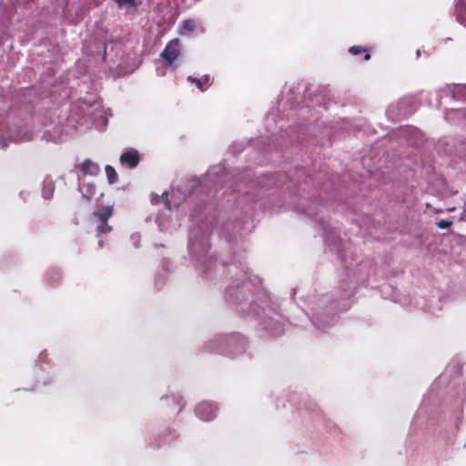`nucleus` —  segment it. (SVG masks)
<instances>
[{
    "label": "nucleus",
    "mask_w": 466,
    "mask_h": 466,
    "mask_svg": "<svg viewBox=\"0 0 466 466\" xmlns=\"http://www.w3.org/2000/svg\"><path fill=\"white\" fill-rule=\"evenodd\" d=\"M228 272L233 274V279L226 289L227 300L238 310L256 317L272 336L283 334L284 323L278 306L261 288L260 279L249 273L240 262L239 267L230 265Z\"/></svg>",
    "instance_id": "obj_1"
},
{
    "label": "nucleus",
    "mask_w": 466,
    "mask_h": 466,
    "mask_svg": "<svg viewBox=\"0 0 466 466\" xmlns=\"http://www.w3.org/2000/svg\"><path fill=\"white\" fill-rule=\"evenodd\" d=\"M209 228L208 225L194 227L190 232L188 252L192 261L200 267L202 274L207 279H212L214 274L224 269V265L218 262L213 256L208 255Z\"/></svg>",
    "instance_id": "obj_2"
},
{
    "label": "nucleus",
    "mask_w": 466,
    "mask_h": 466,
    "mask_svg": "<svg viewBox=\"0 0 466 466\" xmlns=\"http://www.w3.org/2000/svg\"><path fill=\"white\" fill-rule=\"evenodd\" d=\"M440 98L438 107L441 106L443 99L450 101V107L444 109V117L448 122L466 124V86L448 88Z\"/></svg>",
    "instance_id": "obj_3"
},
{
    "label": "nucleus",
    "mask_w": 466,
    "mask_h": 466,
    "mask_svg": "<svg viewBox=\"0 0 466 466\" xmlns=\"http://www.w3.org/2000/svg\"><path fill=\"white\" fill-rule=\"evenodd\" d=\"M334 308L333 303L329 308H321L320 305L311 306L310 315L307 312L305 316L311 324L318 329L325 331L336 322V317L329 312Z\"/></svg>",
    "instance_id": "obj_4"
},
{
    "label": "nucleus",
    "mask_w": 466,
    "mask_h": 466,
    "mask_svg": "<svg viewBox=\"0 0 466 466\" xmlns=\"http://www.w3.org/2000/svg\"><path fill=\"white\" fill-rule=\"evenodd\" d=\"M217 339L218 347L242 349L249 346L248 338L237 332L219 335Z\"/></svg>",
    "instance_id": "obj_5"
},
{
    "label": "nucleus",
    "mask_w": 466,
    "mask_h": 466,
    "mask_svg": "<svg viewBox=\"0 0 466 466\" xmlns=\"http://www.w3.org/2000/svg\"><path fill=\"white\" fill-rule=\"evenodd\" d=\"M79 107L83 113L86 127L93 126L95 120L102 116L101 104L99 101L94 100L92 103L82 102Z\"/></svg>",
    "instance_id": "obj_6"
},
{
    "label": "nucleus",
    "mask_w": 466,
    "mask_h": 466,
    "mask_svg": "<svg viewBox=\"0 0 466 466\" xmlns=\"http://www.w3.org/2000/svg\"><path fill=\"white\" fill-rule=\"evenodd\" d=\"M180 42L177 38L170 40L160 54V57L166 62L167 66L172 69H176L175 64L180 56Z\"/></svg>",
    "instance_id": "obj_7"
},
{
    "label": "nucleus",
    "mask_w": 466,
    "mask_h": 466,
    "mask_svg": "<svg viewBox=\"0 0 466 466\" xmlns=\"http://www.w3.org/2000/svg\"><path fill=\"white\" fill-rule=\"evenodd\" d=\"M186 193L181 187L172 188L171 192L166 191L161 196L162 200L169 209L178 208L186 200Z\"/></svg>",
    "instance_id": "obj_8"
},
{
    "label": "nucleus",
    "mask_w": 466,
    "mask_h": 466,
    "mask_svg": "<svg viewBox=\"0 0 466 466\" xmlns=\"http://www.w3.org/2000/svg\"><path fill=\"white\" fill-rule=\"evenodd\" d=\"M111 216V207H103L102 208L94 212V217H96L99 222L96 227L97 236L106 234L111 231V227L107 224V220Z\"/></svg>",
    "instance_id": "obj_9"
},
{
    "label": "nucleus",
    "mask_w": 466,
    "mask_h": 466,
    "mask_svg": "<svg viewBox=\"0 0 466 466\" xmlns=\"http://www.w3.org/2000/svg\"><path fill=\"white\" fill-rule=\"evenodd\" d=\"M196 414L202 420H211L216 416L217 409L208 401L200 402L196 407Z\"/></svg>",
    "instance_id": "obj_10"
},
{
    "label": "nucleus",
    "mask_w": 466,
    "mask_h": 466,
    "mask_svg": "<svg viewBox=\"0 0 466 466\" xmlns=\"http://www.w3.org/2000/svg\"><path fill=\"white\" fill-rule=\"evenodd\" d=\"M244 230V223L237 222L233 225L232 222L223 225L220 233L227 238L228 241H231L234 235L242 234Z\"/></svg>",
    "instance_id": "obj_11"
},
{
    "label": "nucleus",
    "mask_w": 466,
    "mask_h": 466,
    "mask_svg": "<svg viewBox=\"0 0 466 466\" xmlns=\"http://www.w3.org/2000/svg\"><path fill=\"white\" fill-rule=\"evenodd\" d=\"M120 162L129 168H135L139 163V154L135 149H129L120 156Z\"/></svg>",
    "instance_id": "obj_12"
},
{
    "label": "nucleus",
    "mask_w": 466,
    "mask_h": 466,
    "mask_svg": "<svg viewBox=\"0 0 466 466\" xmlns=\"http://www.w3.org/2000/svg\"><path fill=\"white\" fill-rule=\"evenodd\" d=\"M8 136L10 140L16 143L29 141L33 138L32 132L22 128H19V130H10Z\"/></svg>",
    "instance_id": "obj_13"
},
{
    "label": "nucleus",
    "mask_w": 466,
    "mask_h": 466,
    "mask_svg": "<svg viewBox=\"0 0 466 466\" xmlns=\"http://www.w3.org/2000/svg\"><path fill=\"white\" fill-rule=\"evenodd\" d=\"M226 175L223 173V168L219 166L211 167L206 175V179L213 182L215 186L224 181Z\"/></svg>",
    "instance_id": "obj_14"
},
{
    "label": "nucleus",
    "mask_w": 466,
    "mask_h": 466,
    "mask_svg": "<svg viewBox=\"0 0 466 466\" xmlns=\"http://www.w3.org/2000/svg\"><path fill=\"white\" fill-rule=\"evenodd\" d=\"M455 15L457 21L466 27V0H455Z\"/></svg>",
    "instance_id": "obj_15"
},
{
    "label": "nucleus",
    "mask_w": 466,
    "mask_h": 466,
    "mask_svg": "<svg viewBox=\"0 0 466 466\" xmlns=\"http://www.w3.org/2000/svg\"><path fill=\"white\" fill-rule=\"evenodd\" d=\"M83 175L96 176L100 172V167L98 164L93 162L90 159H86L80 167Z\"/></svg>",
    "instance_id": "obj_16"
},
{
    "label": "nucleus",
    "mask_w": 466,
    "mask_h": 466,
    "mask_svg": "<svg viewBox=\"0 0 466 466\" xmlns=\"http://www.w3.org/2000/svg\"><path fill=\"white\" fill-rule=\"evenodd\" d=\"M187 81L195 84L200 91L207 90L212 84V80L208 75H205L200 78L193 77L189 76Z\"/></svg>",
    "instance_id": "obj_17"
},
{
    "label": "nucleus",
    "mask_w": 466,
    "mask_h": 466,
    "mask_svg": "<svg viewBox=\"0 0 466 466\" xmlns=\"http://www.w3.org/2000/svg\"><path fill=\"white\" fill-rule=\"evenodd\" d=\"M78 190L82 194L83 198L89 200L96 193V186L92 182L82 183L79 184Z\"/></svg>",
    "instance_id": "obj_18"
},
{
    "label": "nucleus",
    "mask_w": 466,
    "mask_h": 466,
    "mask_svg": "<svg viewBox=\"0 0 466 466\" xmlns=\"http://www.w3.org/2000/svg\"><path fill=\"white\" fill-rule=\"evenodd\" d=\"M113 2L116 5L118 8L124 9L127 12L136 7L137 5L136 0H113Z\"/></svg>",
    "instance_id": "obj_19"
},
{
    "label": "nucleus",
    "mask_w": 466,
    "mask_h": 466,
    "mask_svg": "<svg viewBox=\"0 0 466 466\" xmlns=\"http://www.w3.org/2000/svg\"><path fill=\"white\" fill-rule=\"evenodd\" d=\"M197 28V23L194 19H186L180 25L179 34L184 35L183 31L193 32Z\"/></svg>",
    "instance_id": "obj_20"
},
{
    "label": "nucleus",
    "mask_w": 466,
    "mask_h": 466,
    "mask_svg": "<svg viewBox=\"0 0 466 466\" xmlns=\"http://www.w3.org/2000/svg\"><path fill=\"white\" fill-rule=\"evenodd\" d=\"M299 211L301 213H305L309 217L313 218L314 219L318 220V218H316L315 217L319 212V204L314 203L313 205L308 207L307 208L299 209Z\"/></svg>",
    "instance_id": "obj_21"
},
{
    "label": "nucleus",
    "mask_w": 466,
    "mask_h": 466,
    "mask_svg": "<svg viewBox=\"0 0 466 466\" xmlns=\"http://www.w3.org/2000/svg\"><path fill=\"white\" fill-rule=\"evenodd\" d=\"M362 52L365 53L364 60H366V61L369 60L370 58V55L368 52V49H366L362 46H353L350 47V49H349V53L352 56H357Z\"/></svg>",
    "instance_id": "obj_22"
},
{
    "label": "nucleus",
    "mask_w": 466,
    "mask_h": 466,
    "mask_svg": "<svg viewBox=\"0 0 466 466\" xmlns=\"http://www.w3.org/2000/svg\"><path fill=\"white\" fill-rule=\"evenodd\" d=\"M106 174L109 184H114L117 180V173L115 168L109 165L106 166Z\"/></svg>",
    "instance_id": "obj_23"
},
{
    "label": "nucleus",
    "mask_w": 466,
    "mask_h": 466,
    "mask_svg": "<svg viewBox=\"0 0 466 466\" xmlns=\"http://www.w3.org/2000/svg\"><path fill=\"white\" fill-rule=\"evenodd\" d=\"M53 195V187L51 184H46L45 183V186H44V188H43V198L45 199H49L51 198Z\"/></svg>",
    "instance_id": "obj_24"
},
{
    "label": "nucleus",
    "mask_w": 466,
    "mask_h": 466,
    "mask_svg": "<svg viewBox=\"0 0 466 466\" xmlns=\"http://www.w3.org/2000/svg\"><path fill=\"white\" fill-rule=\"evenodd\" d=\"M261 180L258 181L259 184H261V187H264L268 184H269L271 181L274 180V177L272 175L265 176L260 178Z\"/></svg>",
    "instance_id": "obj_25"
},
{
    "label": "nucleus",
    "mask_w": 466,
    "mask_h": 466,
    "mask_svg": "<svg viewBox=\"0 0 466 466\" xmlns=\"http://www.w3.org/2000/svg\"><path fill=\"white\" fill-rule=\"evenodd\" d=\"M452 224V221L451 220H440L437 222V227L441 229H445L451 227Z\"/></svg>",
    "instance_id": "obj_26"
},
{
    "label": "nucleus",
    "mask_w": 466,
    "mask_h": 466,
    "mask_svg": "<svg viewBox=\"0 0 466 466\" xmlns=\"http://www.w3.org/2000/svg\"><path fill=\"white\" fill-rule=\"evenodd\" d=\"M56 137L57 136H53L49 131L44 132L42 137V138L45 139L46 142L55 141Z\"/></svg>",
    "instance_id": "obj_27"
},
{
    "label": "nucleus",
    "mask_w": 466,
    "mask_h": 466,
    "mask_svg": "<svg viewBox=\"0 0 466 466\" xmlns=\"http://www.w3.org/2000/svg\"><path fill=\"white\" fill-rule=\"evenodd\" d=\"M131 240L133 241V245L136 248H139L140 236L137 233H134L131 235Z\"/></svg>",
    "instance_id": "obj_28"
},
{
    "label": "nucleus",
    "mask_w": 466,
    "mask_h": 466,
    "mask_svg": "<svg viewBox=\"0 0 466 466\" xmlns=\"http://www.w3.org/2000/svg\"><path fill=\"white\" fill-rule=\"evenodd\" d=\"M415 131V129L411 128V127H401L400 132V135L403 137H406L410 133Z\"/></svg>",
    "instance_id": "obj_29"
},
{
    "label": "nucleus",
    "mask_w": 466,
    "mask_h": 466,
    "mask_svg": "<svg viewBox=\"0 0 466 466\" xmlns=\"http://www.w3.org/2000/svg\"><path fill=\"white\" fill-rule=\"evenodd\" d=\"M319 224H320V225H321V227H322L323 234L325 235V239H326V241H327V242L331 241V240H330V238H329V232L327 231V228H326V227L324 226V222L319 220Z\"/></svg>",
    "instance_id": "obj_30"
},
{
    "label": "nucleus",
    "mask_w": 466,
    "mask_h": 466,
    "mask_svg": "<svg viewBox=\"0 0 466 466\" xmlns=\"http://www.w3.org/2000/svg\"><path fill=\"white\" fill-rule=\"evenodd\" d=\"M460 220L466 221V200L464 201V206L460 216Z\"/></svg>",
    "instance_id": "obj_31"
},
{
    "label": "nucleus",
    "mask_w": 466,
    "mask_h": 466,
    "mask_svg": "<svg viewBox=\"0 0 466 466\" xmlns=\"http://www.w3.org/2000/svg\"><path fill=\"white\" fill-rule=\"evenodd\" d=\"M54 274H55V278H54V279H53L50 277V278H49V280H50V281H56V280H58V279H60V273H59L58 271H56Z\"/></svg>",
    "instance_id": "obj_32"
},
{
    "label": "nucleus",
    "mask_w": 466,
    "mask_h": 466,
    "mask_svg": "<svg viewBox=\"0 0 466 466\" xmlns=\"http://www.w3.org/2000/svg\"><path fill=\"white\" fill-rule=\"evenodd\" d=\"M0 146L2 148H5L7 146L5 139H3V138L0 139Z\"/></svg>",
    "instance_id": "obj_33"
},
{
    "label": "nucleus",
    "mask_w": 466,
    "mask_h": 466,
    "mask_svg": "<svg viewBox=\"0 0 466 466\" xmlns=\"http://www.w3.org/2000/svg\"><path fill=\"white\" fill-rule=\"evenodd\" d=\"M155 197L156 196H154V195L151 196V202L156 204V203H158L159 200L157 199V198H155Z\"/></svg>",
    "instance_id": "obj_34"
},
{
    "label": "nucleus",
    "mask_w": 466,
    "mask_h": 466,
    "mask_svg": "<svg viewBox=\"0 0 466 466\" xmlns=\"http://www.w3.org/2000/svg\"><path fill=\"white\" fill-rule=\"evenodd\" d=\"M155 197L156 196H154V195L151 196V202L156 204V203H158L159 200L157 199V198H155Z\"/></svg>",
    "instance_id": "obj_35"
},
{
    "label": "nucleus",
    "mask_w": 466,
    "mask_h": 466,
    "mask_svg": "<svg viewBox=\"0 0 466 466\" xmlns=\"http://www.w3.org/2000/svg\"><path fill=\"white\" fill-rule=\"evenodd\" d=\"M106 48L105 46L104 50H103V56H102L104 60L106 59Z\"/></svg>",
    "instance_id": "obj_36"
},
{
    "label": "nucleus",
    "mask_w": 466,
    "mask_h": 466,
    "mask_svg": "<svg viewBox=\"0 0 466 466\" xmlns=\"http://www.w3.org/2000/svg\"><path fill=\"white\" fill-rule=\"evenodd\" d=\"M327 300H328V298H327V297H324L323 299H321V303H320V304L322 305V304H323V303H325Z\"/></svg>",
    "instance_id": "obj_37"
},
{
    "label": "nucleus",
    "mask_w": 466,
    "mask_h": 466,
    "mask_svg": "<svg viewBox=\"0 0 466 466\" xmlns=\"http://www.w3.org/2000/svg\"><path fill=\"white\" fill-rule=\"evenodd\" d=\"M98 246H99L100 248H102V247H103V240H101V239H100V240L98 241Z\"/></svg>",
    "instance_id": "obj_38"
},
{
    "label": "nucleus",
    "mask_w": 466,
    "mask_h": 466,
    "mask_svg": "<svg viewBox=\"0 0 466 466\" xmlns=\"http://www.w3.org/2000/svg\"><path fill=\"white\" fill-rule=\"evenodd\" d=\"M420 50H418V51H417V56H420Z\"/></svg>",
    "instance_id": "obj_39"
}]
</instances>
